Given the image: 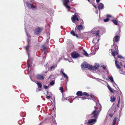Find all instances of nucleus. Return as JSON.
Masks as SVG:
<instances>
[{"label":"nucleus","instance_id":"nucleus-1","mask_svg":"<svg viewBox=\"0 0 125 125\" xmlns=\"http://www.w3.org/2000/svg\"><path fill=\"white\" fill-rule=\"evenodd\" d=\"M97 106L94 107L95 110L90 114L87 115L86 116V118L90 119L88 120L87 124H94L96 122V119L97 118L99 114L102 110V106L98 103L96 102Z\"/></svg>","mask_w":125,"mask_h":125},{"label":"nucleus","instance_id":"nucleus-2","mask_svg":"<svg viewBox=\"0 0 125 125\" xmlns=\"http://www.w3.org/2000/svg\"><path fill=\"white\" fill-rule=\"evenodd\" d=\"M99 40V39H97V38H94V39L93 41V42L95 43L94 46L92 47H91L92 50L95 53L99 49V45L97 44L96 45L95 44L96 43H98Z\"/></svg>","mask_w":125,"mask_h":125},{"label":"nucleus","instance_id":"nucleus-3","mask_svg":"<svg viewBox=\"0 0 125 125\" xmlns=\"http://www.w3.org/2000/svg\"><path fill=\"white\" fill-rule=\"evenodd\" d=\"M81 67L82 69L83 68H88L89 69L91 70V65L89 64H88L86 62H84L81 65Z\"/></svg>","mask_w":125,"mask_h":125},{"label":"nucleus","instance_id":"nucleus-4","mask_svg":"<svg viewBox=\"0 0 125 125\" xmlns=\"http://www.w3.org/2000/svg\"><path fill=\"white\" fill-rule=\"evenodd\" d=\"M43 28L40 27H39L36 28L34 31V34L36 35H37L40 34L43 30Z\"/></svg>","mask_w":125,"mask_h":125},{"label":"nucleus","instance_id":"nucleus-5","mask_svg":"<svg viewBox=\"0 0 125 125\" xmlns=\"http://www.w3.org/2000/svg\"><path fill=\"white\" fill-rule=\"evenodd\" d=\"M25 5L28 8L31 9L33 10H36L37 9L36 6L33 5V4H31L28 2H26Z\"/></svg>","mask_w":125,"mask_h":125},{"label":"nucleus","instance_id":"nucleus-6","mask_svg":"<svg viewBox=\"0 0 125 125\" xmlns=\"http://www.w3.org/2000/svg\"><path fill=\"white\" fill-rule=\"evenodd\" d=\"M25 23L24 24V26H25V32L26 33L27 35L28 36V34L27 32L26 31L30 27V26H31V22H30L28 21H25Z\"/></svg>","mask_w":125,"mask_h":125},{"label":"nucleus","instance_id":"nucleus-7","mask_svg":"<svg viewBox=\"0 0 125 125\" xmlns=\"http://www.w3.org/2000/svg\"><path fill=\"white\" fill-rule=\"evenodd\" d=\"M114 48L115 50V51H113L112 49L111 50H112V54L114 56V58H115V54L117 55L118 54V47L117 45H115Z\"/></svg>","mask_w":125,"mask_h":125},{"label":"nucleus","instance_id":"nucleus-8","mask_svg":"<svg viewBox=\"0 0 125 125\" xmlns=\"http://www.w3.org/2000/svg\"><path fill=\"white\" fill-rule=\"evenodd\" d=\"M71 19L73 22L75 24L77 23V22L76 23L75 22L76 21H79L78 18V17L77 15L76 14H75L74 15H73L71 18Z\"/></svg>","mask_w":125,"mask_h":125},{"label":"nucleus","instance_id":"nucleus-9","mask_svg":"<svg viewBox=\"0 0 125 125\" xmlns=\"http://www.w3.org/2000/svg\"><path fill=\"white\" fill-rule=\"evenodd\" d=\"M64 5L67 9H68V11H69V9H70V6L68 5L67 3L69 2V0H62Z\"/></svg>","mask_w":125,"mask_h":125},{"label":"nucleus","instance_id":"nucleus-10","mask_svg":"<svg viewBox=\"0 0 125 125\" xmlns=\"http://www.w3.org/2000/svg\"><path fill=\"white\" fill-rule=\"evenodd\" d=\"M27 42L28 44L25 47V49L29 58V54L31 52V49H30V47L29 44V39H28Z\"/></svg>","mask_w":125,"mask_h":125},{"label":"nucleus","instance_id":"nucleus-11","mask_svg":"<svg viewBox=\"0 0 125 125\" xmlns=\"http://www.w3.org/2000/svg\"><path fill=\"white\" fill-rule=\"evenodd\" d=\"M71 56L73 58L75 59L79 57L80 55L75 52H73L71 53Z\"/></svg>","mask_w":125,"mask_h":125},{"label":"nucleus","instance_id":"nucleus-12","mask_svg":"<svg viewBox=\"0 0 125 125\" xmlns=\"http://www.w3.org/2000/svg\"><path fill=\"white\" fill-rule=\"evenodd\" d=\"M83 26L82 25H76L75 29V31L76 32L77 31H78L79 32H79L80 31L83 29Z\"/></svg>","mask_w":125,"mask_h":125},{"label":"nucleus","instance_id":"nucleus-13","mask_svg":"<svg viewBox=\"0 0 125 125\" xmlns=\"http://www.w3.org/2000/svg\"><path fill=\"white\" fill-rule=\"evenodd\" d=\"M42 49L43 50V53L44 54L46 55L47 54V52H48L47 51V49L49 48L46 46V47L44 45H42Z\"/></svg>","mask_w":125,"mask_h":125},{"label":"nucleus","instance_id":"nucleus-14","mask_svg":"<svg viewBox=\"0 0 125 125\" xmlns=\"http://www.w3.org/2000/svg\"><path fill=\"white\" fill-rule=\"evenodd\" d=\"M99 64L95 63L94 64V67L93 66L91 65V70H95L96 69H98L99 67Z\"/></svg>","mask_w":125,"mask_h":125},{"label":"nucleus","instance_id":"nucleus-15","mask_svg":"<svg viewBox=\"0 0 125 125\" xmlns=\"http://www.w3.org/2000/svg\"><path fill=\"white\" fill-rule=\"evenodd\" d=\"M99 30L96 31L94 29H93L91 31L92 33L93 34H96V36H99Z\"/></svg>","mask_w":125,"mask_h":125},{"label":"nucleus","instance_id":"nucleus-16","mask_svg":"<svg viewBox=\"0 0 125 125\" xmlns=\"http://www.w3.org/2000/svg\"><path fill=\"white\" fill-rule=\"evenodd\" d=\"M38 85L37 91H40L42 88V85L41 83L40 82H37L36 83Z\"/></svg>","mask_w":125,"mask_h":125},{"label":"nucleus","instance_id":"nucleus-17","mask_svg":"<svg viewBox=\"0 0 125 125\" xmlns=\"http://www.w3.org/2000/svg\"><path fill=\"white\" fill-rule=\"evenodd\" d=\"M120 38V37L119 36L116 35L114 38L113 39V41L114 42V43L113 44V45H114L115 42H117L119 40Z\"/></svg>","mask_w":125,"mask_h":125},{"label":"nucleus","instance_id":"nucleus-18","mask_svg":"<svg viewBox=\"0 0 125 125\" xmlns=\"http://www.w3.org/2000/svg\"><path fill=\"white\" fill-rule=\"evenodd\" d=\"M104 5V4L101 3H100L98 5V10H102L103 9Z\"/></svg>","mask_w":125,"mask_h":125},{"label":"nucleus","instance_id":"nucleus-19","mask_svg":"<svg viewBox=\"0 0 125 125\" xmlns=\"http://www.w3.org/2000/svg\"><path fill=\"white\" fill-rule=\"evenodd\" d=\"M37 78L39 80H42L44 79V77L41 74H37Z\"/></svg>","mask_w":125,"mask_h":125},{"label":"nucleus","instance_id":"nucleus-20","mask_svg":"<svg viewBox=\"0 0 125 125\" xmlns=\"http://www.w3.org/2000/svg\"><path fill=\"white\" fill-rule=\"evenodd\" d=\"M115 65L116 67V68L118 69H120L121 68V67L117 63V62L118 61L116 59V58H115Z\"/></svg>","mask_w":125,"mask_h":125},{"label":"nucleus","instance_id":"nucleus-21","mask_svg":"<svg viewBox=\"0 0 125 125\" xmlns=\"http://www.w3.org/2000/svg\"><path fill=\"white\" fill-rule=\"evenodd\" d=\"M57 67V65L55 64L51 66L50 68V71H53Z\"/></svg>","mask_w":125,"mask_h":125},{"label":"nucleus","instance_id":"nucleus-22","mask_svg":"<svg viewBox=\"0 0 125 125\" xmlns=\"http://www.w3.org/2000/svg\"><path fill=\"white\" fill-rule=\"evenodd\" d=\"M116 98L114 96H112L111 97L110 101L111 102H113L115 101Z\"/></svg>","mask_w":125,"mask_h":125},{"label":"nucleus","instance_id":"nucleus-23","mask_svg":"<svg viewBox=\"0 0 125 125\" xmlns=\"http://www.w3.org/2000/svg\"><path fill=\"white\" fill-rule=\"evenodd\" d=\"M76 95L78 96H82L83 95L82 92L81 91H78L76 93Z\"/></svg>","mask_w":125,"mask_h":125},{"label":"nucleus","instance_id":"nucleus-24","mask_svg":"<svg viewBox=\"0 0 125 125\" xmlns=\"http://www.w3.org/2000/svg\"><path fill=\"white\" fill-rule=\"evenodd\" d=\"M61 72L63 74L64 77L66 79H68V77L67 75L64 73L62 70L61 71Z\"/></svg>","mask_w":125,"mask_h":125},{"label":"nucleus","instance_id":"nucleus-25","mask_svg":"<svg viewBox=\"0 0 125 125\" xmlns=\"http://www.w3.org/2000/svg\"><path fill=\"white\" fill-rule=\"evenodd\" d=\"M71 33L73 36H75L76 35V37L77 38H78V36L77 35H76L75 32H74V31H73V30L72 31H71Z\"/></svg>","mask_w":125,"mask_h":125},{"label":"nucleus","instance_id":"nucleus-26","mask_svg":"<svg viewBox=\"0 0 125 125\" xmlns=\"http://www.w3.org/2000/svg\"><path fill=\"white\" fill-rule=\"evenodd\" d=\"M107 87L109 89V90L111 92V93H114L113 91L112 90V88H111L109 85L108 84L107 86Z\"/></svg>","mask_w":125,"mask_h":125},{"label":"nucleus","instance_id":"nucleus-27","mask_svg":"<svg viewBox=\"0 0 125 125\" xmlns=\"http://www.w3.org/2000/svg\"><path fill=\"white\" fill-rule=\"evenodd\" d=\"M112 21L116 25H118V22L116 20H113Z\"/></svg>","mask_w":125,"mask_h":125},{"label":"nucleus","instance_id":"nucleus-28","mask_svg":"<svg viewBox=\"0 0 125 125\" xmlns=\"http://www.w3.org/2000/svg\"><path fill=\"white\" fill-rule=\"evenodd\" d=\"M116 118L115 117L114 119L112 125H115L116 122Z\"/></svg>","mask_w":125,"mask_h":125},{"label":"nucleus","instance_id":"nucleus-29","mask_svg":"<svg viewBox=\"0 0 125 125\" xmlns=\"http://www.w3.org/2000/svg\"><path fill=\"white\" fill-rule=\"evenodd\" d=\"M108 78L112 82H114V80L113 77L112 76L109 77L108 76Z\"/></svg>","mask_w":125,"mask_h":125},{"label":"nucleus","instance_id":"nucleus-30","mask_svg":"<svg viewBox=\"0 0 125 125\" xmlns=\"http://www.w3.org/2000/svg\"><path fill=\"white\" fill-rule=\"evenodd\" d=\"M27 67L28 68V70H29V68L30 67V62H29V59L28 60V61H27Z\"/></svg>","mask_w":125,"mask_h":125},{"label":"nucleus","instance_id":"nucleus-31","mask_svg":"<svg viewBox=\"0 0 125 125\" xmlns=\"http://www.w3.org/2000/svg\"><path fill=\"white\" fill-rule=\"evenodd\" d=\"M59 90H60L62 93H63L64 92L63 88L62 87H60L59 89Z\"/></svg>","mask_w":125,"mask_h":125},{"label":"nucleus","instance_id":"nucleus-32","mask_svg":"<svg viewBox=\"0 0 125 125\" xmlns=\"http://www.w3.org/2000/svg\"><path fill=\"white\" fill-rule=\"evenodd\" d=\"M79 98H81V99L82 100H84L86 99V98L85 97H78V100H79Z\"/></svg>","mask_w":125,"mask_h":125},{"label":"nucleus","instance_id":"nucleus-33","mask_svg":"<svg viewBox=\"0 0 125 125\" xmlns=\"http://www.w3.org/2000/svg\"><path fill=\"white\" fill-rule=\"evenodd\" d=\"M83 94L86 96L87 97H88L89 96V95L88 94V93L85 92H83Z\"/></svg>","mask_w":125,"mask_h":125},{"label":"nucleus","instance_id":"nucleus-34","mask_svg":"<svg viewBox=\"0 0 125 125\" xmlns=\"http://www.w3.org/2000/svg\"><path fill=\"white\" fill-rule=\"evenodd\" d=\"M101 66L103 68L104 70H105L106 69V66L102 64L101 65Z\"/></svg>","mask_w":125,"mask_h":125},{"label":"nucleus","instance_id":"nucleus-35","mask_svg":"<svg viewBox=\"0 0 125 125\" xmlns=\"http://www.w3.org/2000/svg\"><path fill=\"white\" fill-rule=\"evenodd\" d=\"M50 10H51V12L50 13H49H49L50 14V15H52L53 13V9H51Z\"/></svg>","mask_w":125,"mask_h":125},{"label":"nucleus","instance_id":"nucleus-36","mask_svg":"<svg viewBox=\"0 0 125 125\" xmlns=\"http://www.w3.org/2000/svg\"><path fill=\"white\" fill-rule=\"evenodd\" d=\"M84 54L86 56H88V53L85 51H84Z\"/></svg>","mask_w":125,"mask_h":125},{"label":"nucleus","instance_id":"nucleus-37","mask_svg":"<svg viewBox=\"0 0 125 125\" xmlns=\"http://www.w3.org/2000/svg\"><path fill=\"white\" fill-rule=\"evenodd\" d=\"M54 84V82L53 81H52L50 83V84L51 85H53Z\"/></svg>","mask_w":125,"mask_h":125},{"label":"nucleus","instance_id":"nucleus-38","mask_svg":"<svg viewBox=\"0 0 125 125\" xmlns=\"http://www.w3.org/2000/svg\"><path fill=\"white\" fill-rule=\"evenodd\" d=\"M117 57L118 58H123L124 59V58L121 55H118V56H117Z\"/></svg>","mask_w":125,"mask_h":125},{"label":"nucleus","instance_id":"nucleus-39","mask_svg":"<svg viewBox=\"0 0 125 125\" xmlns=\"http://www.w3.org/2000/svg\"><path fill=\"white\" fill-rule=\"evenodd\" d=\"M109 20V19L108 18H107L104 20V21L105 22H106L108 21Z\"/></svg>","mask_w":125,"mask_h":125},{"label":"nucleus","instance_id":"nucleus-40","mask_svg":"<svg viewBox=\"0 0 125 125\" xmlns=\"http://www.w3.org/2000/svg\"><path fill=\"white\" fill-rule=\"evenodd\" d=\"M90 97L93 98L92 100L94 101V95H90Z\"/></svg>","mask_w":125,"mask_h":125},{"label":"nucleus","instance_id":"nucleus-41","mask_svg":"<svg viewBox=\"0 0 125 125\" xmlns=\"http://www.w3.org/2000/svg\"><path fill=\"white\" fill-rule=\"evenodd\" d=\"M49 87V86H46L45 85H44V88L45 89H47Z\"/></svg>","mask_w":125,"mask_h":125},{"label":"nucleus","instance_id":"nucleus-42","mask_svg":"<svg viewBox=\"0 0 125 125\" xmlns=\"http://www.w3.org/2000/svg\"><path fill=\"white\" fill-rule=\"evenodd\" d=\"M119 99L118 101V104L117 105V106L118 107H119V103H120V99L119 96Z\"/></svg>","mask_w":125,"mask_h":125},{"label":"nucleus","instance_id":"nucleus-43","mask_svg":"<svg viewBox=\"0 0 125 125\" xmlns=\"http://www.w3.org/2000/svg\"><path fill=\"white\" fill-rule=\"evenodd\" d=\"M124 104L123 103L122 104L121 107V109H122L124 107ZM121 110L122 109H121Z\"/></svg>","mask_w":125,"mask_h":125},{"label":"nucleus","instance_id":"nucleus-44","mask_svg":"<svg viewBox=\"0 0 125 125\" xmlns=\"http://www.w3.org/2000/svg\"><path fill=\"white\" fill-rule=\"evenodd\" d=\"M51 97V96H47L46 97V98H47L48 99H49Z\"/></svg>","mask_w":125,"mask_h":125},{"label":"nucleus","instance_id":"nucleus-45","mask_svg":"<svg viewBox=\"0 0 125 125\" xmlns=\"http://www.w3.org/2000/svg\"><path fill=\"white\" fill-rule=\"evenodd\" d=\"M100 74H99V75L101 74H103V73H104V72L102 71H100Z\"/></svg>","mask_w":125,"mask_h":125},{"label":"nucleus","instance_id":"nucleus-46","mask_svg":"<svg viewBox=\"0 0 125 125\" xmlns=\"http://www.w3.org/2000/svg\"><path fill=\"white\" fill-rule=\"evenodd\" d=\"M106 71L107 72V74H109V71L107 69H106Z\"/></svg>","mask_w":125,"mask_h":125},{"label":"nucleus","instance_id":"nucleus-47","mask_svg":"<svg viewBox=\"0 0 125 125\" xmlns=\"http://www.w3.org/2000/svg\"><path fill=\"white\" fill-rule=\"evenodd\" d=\"M107 17H108L110 18L111 17V15H107L106 16Z\"/></svg>","mask_w":125,"mask_h":125},{"label":"nucleus","instance_id":"nucleus-48","mask_svg":"<svg viewBox=\"0 0 125 125\" xmlns=\"http://www.w3.org/2000/svg\"><path fill=\"white\" fill-rule=\"evenodd\" d=\"M109 116L110 117H113V115L112 114H109Z\"/></svg>","mask_w":125,"mask_h":125},{"label":"nucleus","instance_id":"nucleus-49","mask_svg":"<svg viewBox=\"0 0 125 125\" xmlns=\"http://www.w3.org/2000/svg\"><path fill=\"white\" fill-rule=\"evenodd\" d=\"M112 83H113V84L114 86V84L115 85L117 86V85L116 84V83H115V82L114 81V82H113Z\"/></svg>","mask_w":125,"mask_h":125},{"label":"nucleus","instance_id":"nucleus-50","mask_svg":"<svg viewBox=\"0 0 125 125\" xmlns=\"http://www.w3.org/2000/svg\"><path fill=\"white\" fill-rule=\"evenodd\" d=\"M49 39H48L47 40V44H48V43H49Z\"/></svg>","mask_w":125,"mask_h":125},{"label":"nucleus","instance_id":"nucleus-51","mask_svg":"<svg viewBox=\"0 0 125 125\" xmlns=\"http://www.w3.org/2000/svg\"><path fill=\"white\" fill-rule=\"evenodd\" d=\"M100 1V0H96V1L97 3H98V2H99Z\"/></svg>","mask_w":125,"mask_h":125},{"label":"nucleus","instance_id":"nucleus-52","mask_svg":"<svg viewBox=\"0 0 125 125\" xmlns=\"http://www.w3.org/2000/svg\"><path fill=\"white\" fill-rule=\"evenodd\" d=\"M96 79L98 81H99V80H101V79H99V78H96Z\"/></svg>","mask_w":125,"mask_h":125},{"label":"nucleus","instance_id":"nucleus-53","mask_svg":"<svg viewBox=\"0 0 125 125\" xmlns=\"http://www.w3.org/2000/svg\"><path fill=\"white\" fill-rule=\"evenodd\" d=\"M95 12H96V14H98V10H96V11H95Z\"/></svg>","mask_w":125,"mask_h":125},{"label":"nucleus","instance_id":"nucleus-54","mask_svg":"<svg viewBox=\"0 0 125 125\" xmlns=\"http://www.w3.org/2000/svg\"><path fill=\"white\" fill-rule=\"evenodd\" d=\"M94 7L95 8V9H97V7L95 5H94Z\"/></svg>","mask_w":125,"mask_h":125},{"label":"nucleus","instance_id":"nucleus-55","mask_svg":"<svg viewBox=\"0 0 125 125\" xmlns=\"http://www.w3.org/2000/svg\"><path fill=\"white\" fill-rule=\"evenodd\" d=\"M120 33V31H118L117 32V33H116V34L118 33L119 34Z\"/></svg>","mask_w":125,"mask_h":125},{"label":"nucleus","instance_id":"nucleus-56","mask_svg":"<svg viewBox=\"0 0 125 125\" xmlns=\"http://www.w3.org/2000/svg\"><path fill=\"white\" fill-rule=\"evenodd\" d=\"M63 39L62 38H61L60 39V41L61 40H62Z\"/></svg>","mask_w":125,"mask_h":125},{"label":"nucleus","instance_id":"nucleus-57","mask_svg":"<svg viewBox=\"0 0 125 125\" xmlns=\"http://www.w3.org/2000/svg\"><path fill=\"white\" fill-rule=\"evenodd\" d=\"M52 76V75H50V76L49 77V78H50Z\"/></svg>","mask_w":125,"mask_h":125},{"label":"nucleus","instance_id":"nucleus-58","mask_svg":"<svg viewBox=\"0 0 125 125\" xmlns=\"http://www.w3.org/2000/svg\"><path fill=\"white\" fill-rule=\"evenodd\" d=\"M34 1V0H31L30 2H31Z\"/></svg>","mask_w":125,"mask_h":125},{"label":"nucleus","instance_id":"nucleus-59","mask_svg":"<svg viewBox=\"0 0 125 125\" xmlns=\"http://www.w3.org/2000/svg\"><path fill=\"white\" fill-rule=\"evenodd\" d=\"M54 123H55V124L56 125L57 123L56 122L55 120L54 121Z\"/></svg>","mask_w":125,"mask_h":125},{"label":"nucleus","instance_id":"nucleus-60","mask_svg":"<svg viewBox=\"0 0 125 125\" xmlns=\"http://www.w3.org/2000/svg\"><path fill=\"white\" fill-rule=\"evenodd\" d=\"M120 64L121 65H122V63L121 62H120Z\"/></svg>","mask_w":125,"mask_h":125},{"label":"nucleus","instance_id":"nucleus-61","mask_svg":"<svg viewBox=\"0 0 125 125\" xmlns=\"http://www.w3.org/2000/svg\"><path fill=\"white\" fill-rule=\"evenodd\" d=\"M69 101L70 103H72V102L73 101Z\"/></svg>","mask_w":125,"mask_h":125},{"label":"nucleus","instance_id":"nucleus-62","mask_svg":"<svg viewBox=\"0 0 125 125\" xmlns=\"http://www.w3.org/2000/svg\"><path fill=\"white\" fill-rule=\"evenodd\" d=\"M83 51L84 52V51H85V50H84V49H83Z\"/></svg>","mask_w":125,"mask_h":125},{"label":"nucleus","instance_id":"nucleus-63","mask_svg":"<svg viewBox=\"0 0 125 125\" xmlns=\"http://www.w3.org/2000/svg\"><path fill=\"white\" fill-rule=\"evenodd\" d=\"M124 67L125 68V64L124 65Z\"/></svg>","mask_w":125,"mask_h":125},{"label":"nucleus","instance_id":"nucleus-64","mask_svg":"<svg viewBox=\"0 0 125 125\" xmlns=\"http://www.w3.org/2000/svg\"><path fill=\"white\" fill-rule=\"evenodd\" d=\"M38 125H41L40 124H39Z\"/></svg>","mask_w":125,"mask_h":125}]
</instances>
